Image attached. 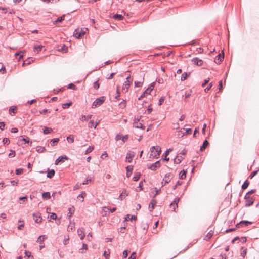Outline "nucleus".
Returning <instances> with one entry per match:
<instances>
[{
	"mask_svg": "<svg viewBox=\"0 0 259 259\" xmlns=\"http://www.w3.org/2000/svg\"><path fill=\"white\" fill-rule=\"evenodd\" d=\"M151 193L153 194V198H154L155 196L159 193L160 191V189H158L157 188H154L151 189Z\"/></svg>",
	"mask_w": 259,
	"mask_h": 259,
	"instance_id": "obj_15",
	"label": "nucleus"
},
{
	"mask_svg": "<svg viewBox=\"0 0 259 259\" xmlns=\"http://www.w3.org/2000/svg\"><path fill=\"white\" fill-rule=\"evenodd\" d=\"M121 138H122V136H121V135L120 134H117V135L116 136V137H115V140H116V141H118V140H119L121 139Z\"/></svg>",
	"mask_w": 259,
	"mask_h": 259,
	"instance_id": "obj_64",
	"label": "nucleus"
},
{
	"mask_svg": "<svg viewBox=\"0 0 259 259\" xmlns=\"http://www.w3.org/2000/svg\"><path fill=\"white\" fill-rule=\"evenodd\" d=\"M128 255V251L127 250H124L123 252V253H122V257L123 258H125L126 257H127Z\"/></svg>",
	"mask_w": 259,
	"mask_h": 259,
	"instance_id": "obj_60",
	"label": "nucleus"
},
{
	"mask_svg": "<svg viewBox=\"0 0 259 259\" xmlns=\"http://www.w3.org/2000/svg\"><path fill=\"white\" fill-rule=\"evenodd\" d=\"M25 52V51H20V52H16L15 54V55L16 56H17L18 55H20L19 56V60L22 58L23 56V54Z\"/></svg>",
	"mask_w": 259,
	"mask_h": 259,
	"instance_id": "obj_42",
	"label": "nucleus"
},
{
	"mask_svg": "<svg viewBox=\"0 0 259 259\" xmlns=\"http://www.w3.org/2000/svg\"><path fill=\"white\" fill-rule=\"evenodd\" d=\"M52 131V129L50 127H45L43 130L44 134H50Z\"/></svg>",
	"mask_w": 259,
	"mask_h": 259,
	"instance_id": "obj_34",
	"label": "nucleus"
},
{
	"mask_svg": "<svg viewBox=\"0 0 259 259\" xmlns=\"http://www.w3.org/2000/svg\"><path fill=\"white\" fill-rule=\"evenodd\" d=\"M140 175L141 174L139 172L136 173L133 178V180L134 181H137L139 179Z\"/></svg>",
	"mask_w": 259,
	"mask_h": 259,
	"instance_id": "obj_38",
	"label": "nucleus"
},
{
	"mask_svg": "<svg viewBox=\"0 0 259 259\" xmlns=\"http://www.w3.org/2000/svg\"><path fill=\"white\" fill-rule=\"evenodd\" d=\"M180 198H176L175 200H174L173 202L170 204V206L172 207V206L175 205L176 207H178V204L179 202Z\"/></svg>",
	"mask_w": 259,
	"mask_h": 259,
	"instance_id": "obj_33",
	"label": "nucleus"
},
{
	"mask_svg": "<svg viewBox=\"0 0 259 259\" xmlns=\"http://www.w3.org/2000/svg\"><path fill=\"white\" fill-rule=\"evenodd\" d=\"M94 149V147L90 146L85 151L84 154H88L89 153L91 152Z\"/></svg>",
	"mask_w": 259,
	"mask_h": 259,
	"instance_id": "obj_47",
	"label": "nucleus"
},
{
	"mask_svg": "<svg viewBox=\"0 0 259 259\" xmlns=\"http://www.w3.org/2000/svg\"><path fill=\"white\" fill-rule=\"evenodd\" d=\"M212 86V83H211L210 84H209V85L207 88H206L205 89L204 91L205 92H207L211 89Z\"/></svg>",
	"mask_w": 259,
	"mask_h": 259,
	"instance_id": "obj_63",
	"label": "nucleus"
},
{
	"mask_svg": "<svg viewBox=\"0 0 259 259\" xmlns=\"http://www.w3.org/2000/svg\"><path fill=\"white\" fill-rule=\"evenodd\" d=\"M88 249V246L85 243H83L82 244V247L81 248H80L79 250V252L80 253H84V251L83 250H87Z\"/></svg>",
	"mask_w": 259,
	"mask_h": 259,
	"instance_id": "obj_30",
	"label": "nucleus"
},
{
	"mask_svg": "<svg viewBox=\"0 0 259 259\" xmlns=\"http://www.w3.org/2000/svg\"><path fill=\"white\" fill-rule=\"evenodd\" d=\"M45 150H46V149L44 147L39 146L36 148V151L38 153H42V152H44Z\"/></svg>",
	"mask_w": 259,
	"mask_h": 259,
	"instance_id": "obj_40",
	"label": "nucleus"
},
{
	"mask_svg": "<svg viewBox=\"0 0 259 259\" xmlns=\"http://www.w3.org/2000/svg\"><path fill=\"white\" fill-rule=\"evenodd\" d=\"M209 142L207 140H205L203 143V145L200 147V150L203 151L208 145Z\"/></svg>",
	"mask_w": 259,
	"mask_h": 259,
	"instance_id": "obj_20",
	"label": "nucleus"
},
{
	"mask_svg": "<svg viewBox=\"0 0 259 259\" xmlns=\"http://www.w3.org/2000/svg\"><path fill=\"white\" fill-rule=\"evenodd\" d=\"M59 141V138H54V139H53L51 140L50 141V144L52 146H55L56 145L58 142Z\"/></svg>",
	"mask_w": 259,
	"mask_h": 259,
	"instance_id": "obj_26",
	"label": "nucleus"
},
{
	"mask_svg": "<svg viewBox=\"0 0 259 259\" xmlns=\"http://www.w3.org/2000/svg\"><path fill=\"white\" fill-rule=\"evenodd\" d=\"M128 138V136L127 135H126L122 137L121 139H122L123 142L124 143L127 140Z\"/></svg>",
	"mask_w": 259,
	"mask_h": 259,
	"instance_id": "obj_59",
	"label": "nucleus"
},
{
	"mask_svg": "<svg viewBox=\"0 0 259 259\" xmlns=\"http://www.w3.org/2000/svg\"><path fill=\"white\" fill-rule=\"evenodd\" d=\"M156 204V201L154 199H152L149 205V210L150 211H152L154 209Z\"/></svg>",
	"mask_w": 259,
	"mask_h": 259,
	"instance_id": "obj_12",
	"label": "nucleus"
},
{
	"mask_svg": "<svg viewBox=\"0 0 259 259\" xmlns=\"http://www.w3.org/2000/svg\"><path fill=\"white\" fill-rule=\"evenodd\" d=\"M73 36L76 38H80L81 36L80 30L79 29H76L73 33Z\"/></svg>",
	"mask_w": 259,
	"mask_h": 259,
	"instance_id": "obj_19",
	"label": "nucleus"
},
{
	"mask_svg": "<svg viewBox=\"0 0 259 259\" xmlns=\"http://www.w3.org/2000/svg\"><path fill=\"white\" fill-rule=\"evenodd\" d=\"M92 178H88L86 180H85L83 183V185H88L90 183L92 182Z\"/></svg>",
	"mask_w": 259,
	"mask_h": 259,
	"instance_id": "obj_51",
	"label": "nucleus"
},
{
	"mask_svg": "<svg viewBox=\"0 0 259 259\" xmlns=\"http://www.w3.org/2000/svg\"><path fill=\"white\" fill-rule=\"evenodd\" d=\"M72 104L71 102L66 103L62 104V108L63 109L68 108Z\"/></svg>",
	"mask_w": 259,
	"mask_h": 259,
	"instance_id": "obj_46",
	"label": "nucleus"
},
{
	"mask_svg": "<svg viewBox=\"0 0 259 259\" xmlns=\"http://www.w3.org/2000/svg\"><path fill=\"white\" fill-rule=\"evenodd\" d=\"M252 224V222H250L248 221H241L236 225V227L238 228H240V227H242L243 225L247 226L248 225Z\"/></svg>",
	"mask_w": 259,
	"mask_h": 259,
	"instance_id": "obj_7",
	"label": "nucleus"
},
{
	"mask_svg": "<svg viewBox=\"0 0 259 259\" xmlns=\"http://www.w3.org/2000/svg\"><path fill=\"white\" fill-rule=\"evenodd\" d=\"M33 219L36 223H39L41 222L42 218L36 214H33Z\"/></svg>",
	"mask_w": 259,
	"mask_h": 259,
	"instance_id": "obj_18",
	"label": "nucleus"
},
{
	"mask_svg": "<svg viewBox=\"0 0 259 259\" xmlns=\"http://www.w3.org/2000/svg\"><path fill=\"white\" fill-rule=\"evenodd\" d=\"M136 218H137V217L135 215H132L131 217L130 214H127V215H126V216L125 218V221H127L128 220L133 221V220H135L136 219Z\"/></svg>",
	"mask_w": 259,
	"mask_h": 259,
	"instance_id": "obj_32",
	"label": "nucleus"
},
{
	"mask_svg": "<svg viewBox=\"0 0 259 259\" xmlns=\"http://www.w3.org/2000/svg\"><path fill=\"white\" fill-rule=\"evenodd\" d=\"M164 97H161V98L158 101V105H161L164 102Z\"/></svg>",
	"mask_w": 259,
	"mask_h": 259,
	"instance_id": "obj_61",
	"label": "nucleus"
},
{
	"mask_svg": "<svg viewBox=\"0 0 259 259\" xmlns=\"http://www.w3.org/2000/svg\"><path fill=\"white\" fill-rule=\"evenodd\" d=\"M213 233L214 232L212 230H210L209 232L207 234L204 239L206 241L209 240L212 237Z\"/></svg>",
	"mask_w": 259,
	"mask_h": 259,
	"instance_id": "obj_16",
	"label": "nucleus"
},
{
	"mask_svg": "<svg viewBox=\"0 0 259 259\" xmlns=\"http://www.w3.org/2000/svg\"><path fill=\"white\" fill-rule=\"evenodd\" d=\"M171 180L170 178V174L168 173L165 175L164 178L163 179V181L162 184H163V182H164V184L168 183ZM163 186V184L162 185V187Z\"/></svg>",
	"mask_w": 259,
	"mask_h": 259,
	"instance_id": "obj_10",
	"label": "nucleus"
},
{
	"mask_svg": "<svg viewBox=\"0 0 259 259\" xmlns=\"http://www.w3.org/2000/svg\"><path fill=\"white\" fill-rule=\"evenodd\" d=\"M43 47L42 45L35 46L34 47L33 50L35 52L38 53L41 50Z\"/></svg>",
	"mask_w": 259,
	"mask_h": 259,
	"instance_id": "obj_22",
	"label": "nucleus"
},
{
	"mask_svg": "<svg viewBox=\"0 0 259 259\" xmlns=\"http://www.w3.org/2000/svg\"><path fill=\"white\" fill-rule=\"evenodd\" d=\"M75 227V225H74V224H70L68 226V228H67V231H72L73 229Z\"/></svg>",
	"mask_w": 259,
	"mask_h": 259,
	"instance_id": "obj_45",
	"label": "nucleus"
},
{
	"mask_svg": "<svg viewBox=\"0 0 259 259\" xmlns=\"http://www.w3.org/2000/svg\"><path fill=\"white\" fill-rule=\"evenodd\" d=\"M192 62L194 63V64H196V65L198 66H201L203 65V61L201 59H199L198 58H194L192 59L191 60Z\"/></svg>",
	"mask_w": 259,
	"mask_h": 259,
	"instance_id": "obj_6",
	"label": "nucleus"
},
{
	"mask_svg": "<svg viewBox=\"0 0 259 259\" xmlns=\"http://www.w3.org/2000/svg\"><path fill=\"white\" fill-rule=\"evenodd\" d=\"M249 182L248 180H246L244 183L243 184V185H242V189L243 190H245L246 189L248 186H249Z\"/></svg>",
	"mask_w": 259,
	"mask_h": 259,
	"instance_id": "obj_36",
	"label": "nucleus"
},
{
	"mask_svg": "<svg viewBox=\"0 0 259 259\" xmlns=\"http://www.w3.org/2000/svg\"><path fill=\"white\" fill-rule=\"evenodd\" d=\"M50 218L52 220H56L57 219V215L55 213H52L50 215Z\"/></svg>",
	"mask_w": 259,
	"mask_h": 259,
	"instance_id": "obj_56",
	"label": "nucleus"
},
{
	"mask_svg": "<svg viewBox=\"0 0 259 259\" xmlns=\"http://www.w3.org/2000/svg\"><path fill=\"white\" fill-rule=\"evenodd\" d=\"M190 74V73L189 74H188L187 72L183 73L181 76V80L182 81L186 80L187 79L188 75H189Z\"/></svg>",
	"mask_w": 259,
	"mask_h": 259,
	"instance_id": "obj_39",
	"label": "nucleus"
},
{
	"mask_svg": "<svg viewBox=\"0 0 259 259\" xmlns=\"http://www.w3.org/2000/svg\"><path fill=\"white\" fill-rule=\"evenodd\" d=\"M135 127L138 128L145 129V126L141 123H138L136 125H134Z\"/></svg>",
	"mask_w": 259,
	"mask_h": 259,
	"instance_id": "obj_48",
	"label": "nucleus"
},
{
	"mask_svg": "<svg viewBox=\"0 0 259 259\" xmlns=\"http://www.w3.org/2000/svg\"><path fill=\"white\" fill-rule=\"evenodd\" d=\"M24 141L25 142V143H29L30 142L29 141V139L28 138H23V137H22V138L19 140V142H20V141Z\"/></svg>",
	"mask_w": 259,
	"mask_h": 259,
	"instance_id": "obj_49",
	"label": "nucleus"
},
{
	"mask_svg": "<svg viewBox=\"0 0 259 259\" xmlns=\"http://www.w3.org/2000/svg\"><path fill=\"white\" fill-rule=\"evenodd\" d=\"M23 171V169L19 168L16 170V174L17 175H21Z\"/></svg>",
	"mask_w": 259,
	"mask_h": 259,
	"instance_id": "obj_55",
	"label": "nucleus"
},
{
	"mask_svg": "<svg viewBox=\"0 0 259 259\" xmlns=\"http://www.w3.org/2000/svg\"><path fill=\"white\" fill-rule=\"evenodd\" d=\"M68 88L70 89H73L74 90L76 89V86L74 84H72V83L69 84L68 86Z\"/></svg>",
	"mask_w": 259,
	"mask_h": 259,
	"instance_id": "obj_52",
	"label": "nucleus"
},
{
	"mask_svg": "<svg viewBox=\"0 0 259 259\" xmlns=\"http://www.w3.org/2000/svg\"><path fill=\"white\" fill-rule=\"evenodd\" d=\"M223 58H224V55H221V54H220L216 56V57L215 58L214 62L217 64H219L222 62Z\"/></svg>",
	"mask_w": 259,
	"mask_h": 259,
	"instance_id": "obj_11",
	"label": "nucleus"
},
{
	"mask_svg": "<svg viewBox=\"0 0 259 259\" xmlns=\"http://www.w3.org/2000/svg\"><path fill=\"white\" fill-rule=\"evenodd\" d=\"M151 156L153 158H158L161 153V148L159 146H152L150 148Z\"/></svg>",
	"mask_w": 259,
	"mask_h": 259,
	"instance_id": "obj_1",
	"label": "nucleus"
},
{
	"mask_svg": "<svg viewBox=\"0 0 259 259\" xmlns=\"http://www.w3.org/2000/svg\"><path fill=\"white\" fill-rule=\"evenodd\" d=\"M113 18L115 19V20H123V17L122 16V15L121 14H115L114 16H113Z\"/></svg>",
	"mask_w": 259,
	"mask_h": 259,
	"instance_id": "obj_25",
	"label": "nucleus"
},
{
	"mask_svg": "<svg viewBox=\"0 0 259 259\" xmlns=\"http://www.w3.org/2000/svg\"><path fill=\"white\" fill-rule=\"evenodd\" d=\"M64 15H63L61 17H58L55 21L53 22V24L55 25L57 22H61L64 19Z\"/></svg>",
	"mask_w": 259,
	"mask_h": 259,
	"instance_id": "obj_37",
	"label": "nucleus"
},
{
	"mask_svg": "<svg viewBox=\"0 0 259 259\" xmlns=\"http://www.w3.org/2000/svg\"><path fill=\"white\" fill-rule=\"evenodd\" d=\"M130 86V80H126L123 83V89L126 90V92L127 91Z\"/></svg>",
	"mask_w": 259,
	"mask_h": 259,
	"instance_id": "obj_21",
	"label": "nucleus"
},
{
	"mask_svg": "<svg viewBox=\"0 0 259 259\" xmlns=\"http://www.w3.org/2000/svg\"><path fill=\"white\" fill-rule=\"evenodd\" d=\"M183 159V157L181 156H177L176 158L174 159V163L176 164H179L182 161Z\"/></svg>",
	"mask_w": 259,
	"mask_h": 259,
	"instance_id": "obj_27",
	"label": "nucleus"
},
{
	"mask_svg": "<svg viewBox=\"0 0 259 259\" xmlns=\"http://www.w3.org/2000/svg\"><path fill=\"white\" fill-rule=\"evenodd\" d=\"M47 238V236L45 235H40L37 239V242L41 243L45 239Z\"/></svg>",
	"mask_w": 259,
	"mask_h": 259,
	"instance_id": "obj_28",
	"label": "nucleus"
},
{
	"mask_svg": "<svg viewBox=\"0 0 259 259\" xmlns=\"http://www.w3.org/2000/svg\"><path fill=\"white\" fill-rule=\"evenodd\" d=\"M68 159V158L66 156H59L55 161V164L57 165L59 162H63L65 160Z\"/></svg>",
	"mask_w": 259,
	"mask_h": 259,
	"instance_id": "obj_8",
	"label": "nucleus"
},
{
	"mask_svg": "<svg viewBox=\"0 0 259 259\" xmlns=\"http://www.w3.org/2000/svg\"><path fill=\"white\" fill-rule=\"evenodd\" d=\"M94 122L93 120H91L88 123V127L89 128H92L93 127Z\"/></svg>",
	"mask_w": 259,
	"mask_h": 259,
	"instance_id": "obj_62",
	"label": "nucleus"
},
{
	"mask_svg": "<svg viewBox=\"0 0 259 259\" xmlns=\"http://www.w3.org/2000/svg\"><path fill=\"white\" fill-rule=\"evenodd\" d=\"M66 139L69 143H73L74 142V137L73 135H69L67 137Z\"/></svg>",
	"mask_w": 259,
	"mask_h": 259,
	"instance_id": "obj_41",
	"label": "nucleus"
},
{
	"mask_svg": "<svg viewBox=\"0 0 259 259\" xmlns=\"http://www.w3.org/2000/svg\"><path fill=\"white\" fill-rule=\"evenodd\" d=\"M135 154L133 152H129L126 154V160L128 162H131L132 158L134 157Z\"/></svg>",
	"mask_w": 259,
	"mask_h": 259,
	"instance_id": "obj_9",
	"label": "nucleus"
},
{
	"mask_svg": "<svg viewBox=\"0 0 259 259\" xmlns=\"http://www.w3.org/2000/svg\"><path fill=\"white\" fill-rule=\"evenodd\" d=\"M121 108H124L126 106V101L123 100L122 102H121L119 105Z\"/></svg>",
	"mask_w": 259,
	"mask_h": 259,
	"instance_id": "obj_50",
	"label": "nucleus"
},
{
	"mask_svg": "<svg viewBox=\"0 0 259 259\" xmlns=\"http://www.w3.org/2000/svg\"><path fill=\"white\" fill-rule=\"evenodd\" d=\"M136 253L133 252L128 259H136Z\"/></svg>",
	"mask_w": 259,
	"mask_h": 259,
	"instance_id": "obj_57",
	"label": "nucleus"
},
{
	"mask_svg": "<svg viewBox=\"0 0 259 259\" xmlns=\"http://www.w3.org/2000/svg\"><path fill=\"white\" fill-rule=\"evenodd\" d=\"M55 175V171L54 169H52L48 171L47 174V177L49 178H52Z\"/></svg>",
	"mask_w": 259,
	"mask_h": 259,
	"instance_id": "obj_31",
	"label": "nucleus"
},
{
	"mask_svg": "<svg viewBox=\"0 0 259 259\" xmlns=\"http://www.w3.org/2000/svg\"><path fill=\"white\" fill-rule=\"evenodd\" d=\"M258 171H259V169H258L256 170H255V171H253L251 173V174L250 175L249 178L250 179H252L255 175H257V174L258 173Z\"/></svg>",
	"mask_w": 259,
	"mask_h": 259,
	"instance_id": "obj_44",
	"label": "nucleus"
},
{
	"mask_svg": "<svg viewBox=\"0 0 259 259\" xmlns=\"http://www.w3.org/2000/svg\"><path fill=\"white\" fill-rule=\"evenodd\" d=\"M144 81V78L142 79V81H135L134 82L135 84V87H141Z\"/></svg>",
	"mask_w": 259,
	"mask_h": 259,
	"instance_id": "obj_24",
	"label": "nucleus"
},
{
	"mask_svg": "<svg viewBox=\"0 0 259 259\" xmlns=\"http://www.w3.org/2000/svg\"><path fill=\"white\" fill-rule=\"evenodd\" d=\"M3 142L5 144L8 145L10 143V140L7 138H5L3 140Z\"/></svg>",
	"mask_w": 259,
	"mask_h": 259,
	"instance_id": "obj_54",
	"label": "nucleus"
},
{
	"mask_svg": "<svg viewBox=\"0 0 259 259\" xmlns=\"http://www.w3.org/2000/svg\"><path fill=\"white\" fill-rule=\"evenodd\" d=\"M86 195L85 192H82L80 194H79L77 197V199L80 200L81 202H83L84 200V196Z\"/></svg>",
	"mask_w": 259,
	"mask_h": 259,
	"instance_id": "obj_35",
	"label": "nucleus"
},
{
	"mask_svg": "<svg viewBox=\"0 0 259 259\" xmlns=\"http://www.w3.org/2000/svg\"><path fill=\"white\" fill-rule=\"evenodd\" d=\"M42 198L44 199H49L50 198V193L49 192H44L42 195Z\"/></svg>",
	"mask_w": 259,
	"mask_h": 259,
	"instance_id": "obj_23",
	"label": "nucleus"
},
{
	"mask_svg": "<svg viewBox=\"0 0 259 259\" xmlns=\"http://www.w3.org/2000/svg\"><path fill=\"white\" fill-rule=\"evenodd\" d=\"M126 176H127V177L129 178L132 173L133 166L132 165L127 166L126 167Z\"/></svg>",
	"mask_w": 259,
	"mask_h": 259,
	"instance_id": "obj_14",
	"label": "nucleus"
},
{
	"mask_svg": "<svg viewBox=\"0 0 259 259\" xmlns=\"http://www.w3.org/2000/svg\"><path fill=\"white\" fill-rule=\"evenodd\" d=\"M128 194L126 193V191H123L121 194L119 195L118 199L120 200L123 199V197H125V196H127Z\"/></svg>",
	"mask_w": 259,
	"mask_h": 259,
	"instance_id": "obj_43",
	"label": "nucleus"
},
{
	"mask_svg": "<svg viewBox=\"0 0 259 259\" xmlns=\"http://www.w3.org/2000/svg\"><path fill=\"white\" fill-rule=\"evenodd\" d=\"M256 192V190L255 189H252V190H251L250 191H249V192H248L245 195H247V196H249V195L250 194H253L255 192Z\"/></svg>",
	"mask_w": 259,
	"mask_h": 259,
	"instance_id": "obj_58",
	"label": "nucleus"
},
{
	"mask_svg": "<svg viewBox=\"0 0 259 259\" xmlns=\"http://www.w3.org/2000/svg\"><path fill=\"white\" fill-rule=\"evenodd\" d=\"M77 234H78V235L80 237V239L83 240L85 236V234L84 233L83 228H79L77 230Z\"/></svg>",
	"mask_w": 259,
	"mask_h": 259,
	"instance_id": "obj_13",
	"label": "nucleus"
},
{
	"mask_svg": "<svg viewBox=\"0 0 259 259\" xmlns=\"http://www.w3.org/2000/svg\"><path fill=\"white\" fill-rule=\"evenodd\" d=\"M93 86H94V88L95 89H98L99 87H100V84L99 83H98V80L95 81L94 84H93Z\"/></svg>",
	"mask_w": 259,
	"mask_h": 259,
	"instance_id": "obj_53",
	"label": "nucleus"
},
{
	"mask_svg": "<svg viewBox=\"0 0 259 259\" xmlns=\"http://www.w3.org/2000/svg\"><path fill=\"white\" fill-rule=\"evenodd\" d=\"M244 199H245V206L249 207L252 205L254 202V199L252 197H250L249 196L245 195L244 196Z\"/></svg>",
	"mask_w": 259,
	"mask_h": 259,
	"instance_id": "obj_4",
	"label": "nucleus"
},
{
	"mask_svg": "<svg viewBox=\"0 0 259 259\" xmlns=\"http://www.w3.org/2000/svg\"><path fill=\"white\" fill-rule=\"evenodd\" d=\"M155 82L152 83L150 86L142 93V94L138 98L139 100L145 97L146 95L150 94V92L153 90L154 87Z\"/></svg>",
	"mask_w": 259,
	"mask_h": 259,
	"instance_id": "obj_2",
	"label": "nucleus"
},
{
	"mask_svg": "<svg viewBox=\"0 0 259 259\" xmlns=\"http://www.w3.org/2000/svg\"><path fill=\"white\" fill-rule=\"evenodd\" d=\"M92 115H88V116H85V115H82L81 118H80V120L81 121H88L89 119H91V118L92 117Z\"/></svg>",
	"mask_w": 259,
	"mask_h": 259,
	"instance_id": "obj_17",
	"label": "nucleus"
},
{
	"mask_svg": "<svg viewBox=\"0 0 259 259\" xmlns=\"http://www.w3.org/2000/svg\"><path fill=\"white\" fill-rule=\"evenodd\" d=\"M186 172L184 170L181 171L179 174V178L180 179H185L186 177Z\"/></svg>",
	"mask_w": 259,
	"mask_h": 259,
	"instance_id": "obj_29",
	"label": "nucleus"
},
{
	"mask_svg": "<svg viewBox=\"0 0 259 259\" xmlns=\"http://www.w3.org/2000/svg\"><path fill=\"white\" fill-rule=\"evenodd\" d=\"M160 161H157L156 162H155L154 163L150 165L148 167V168L151 169V170L155 171L158 168L160 167Z\"/></svg>",
	"mask_w": 259,
	"mask_h": 259,
	"instance_id": "obj_5",
	"label": "nucleus"
},
{
	"mask_svg": "<svg viewBox=\"0 0 259 259\" xmlns=\"http://www.w3.org/2000/svg\"><path fill=\"white\" fill-rule=\"evenodd\" d=\"M105 101V97L102 96L95 100L92 105V108H96L100 106Z\"/></svg>",
	"mask_w": 259,
	"mask_h": 259,
	"instance_id": "obj_3",
	"label": "nucleus"
}]
</instances>
